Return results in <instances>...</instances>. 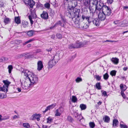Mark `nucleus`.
<instances>
[{
	"label": "nucleus",
	"instance_id": "bb28decb",
	"mask_svg": "<svg viewBox=\"0 0 128 128\" xmlns=\"http://www.w3.org/2000/svg\"><path fill=\"white\" fill-rule=\"evenodd\" d=\"M74 115L76 118L77 119H78L80 118L81 115L78 114L76 112H75L74 114Z\"/></svg>",
	"mask_w": 128,
	"mask_h": 128
},
{
	"label": "nucleus",
	"instance_id": "9d476101",
	"mask_svg": "<svg viewBox=\"0 0 128 128\" xmlns=\"http://www.w3.org/2000/svg\"><path fill=\"white\" fill-rule=\"evenodd\" d=\"M84 4L90 10H92V6L90 4V0H86L84 2Z\"/></svg>",
	"mask_w": 128,
	"mask_h": 128
},
{
	"label": "nucleus",
	"instance_id": "f3484780",
	"mask_svg": "<svg viewBox=\"0 0 128 128\" xmlns=\"http://www.w3.org/2000/svg\"><path fill=\"white\" fill-rule=\"evenodd\" d=\"M28 4L30 8H32L35 4V2L33 0H28Z\"/></svg>",
	"mask_w": 128,
	"mask_h": 128
},
{
	"label": "nucleus",
	"instance_id": "cd10ccee",
	"mask_svg": "<svg viewBox=\"0 0 128 128\" xmlns=\"http://www.w3.org/2000/svg\"><path fill=\"white\" fill-rule=\"evenodd\" d=\"M35 39L34 38H31L29 40L25 42L23 44V46H24L26 44L30 43L32 42L33 41H34Z\"/></svg>",
	"mask_w": 128,
	"mask_h": 128
},
{
	"label": "nucleus",
	"instance_id": "4468645a",
	"mask_svg": "<svg viewBox=\"0 0 128 128\" xmlns=\"http://www.w3.org/2000/svg\"><path fill=\"white\" fill-rule=\"evenodd\" d=\"M40 114H34L32 115V119L34 120L36 119L38 121H39L40 120Z\"/></svg>",
	"mask_w": 128,
	"mask_h": 128
},
{
	"label": "nucleus",
	"instance_id": "49530a36",
	"mask_svg": "<svg viewBox=\"0 0 128 128\" xmlns=\"http://www.w3.org/2000/svg\"><path fill=\"white\" fill-rule=\"evenodd\" d=\"M116 71L115 70H113L112 71L110 72V74L112 76H116Z\"/></svg>",
	"mask_w": 128,
	"mask_h": 128
},
{
	"label": "nucleus",
	"instance_id": "a878e982",
	"mask_svg": "<svg viewBox=\"0 0 128 128\" xmlns=\"http://www.w3.org/2000/svg\"><path fill=\"white\" fill-rule=\"evenodd\" d=\"M120 86L121 90V91H123L124 92L126 89V86L125 85L124 86L122 84H120Z\"/></svg>",
	"mask_w": 128,
	"mask_h": 128
},
{
	"label": "nucleus",
	"instance_id": "a211bd4d",
	"mask_svg": "<svg viewBox=\"0 0 128 128\" xmlns=\"http://www.w3.org/2000/svg\"><path fill=\"white\" fill-rule=\"evenodd\" d=\"M53 60L55 61L57 63L60 60L59 55L58 54H56L53 56Z\"/></svg>",
	"mask_w": 128,
	"mask_h": 128
},
{
	"label": "nucleus",
	"instance_id": "aec40b11",
	"mask_svg": "<svg viewBox=\"0 0 128 128\" xmlns=\"http://www.w3.org/2000/svg\"><path fill=\"white\" fill-rule=\"evenodd\" d=\"M111 61L114 64H117L119 62V59L117 58H112L111 59Z\"/></svg>",
	"mask_w": 128,
	"mask_h": 128
},
{
	"label": "nucleus",
	"instance_id": "c85d7f7f",
	"mask_svg": "<svg viewBox=\"0 0 128 128\" xmlns=\"http://www.w3.org/2000/svg\"><path fill=\"white\" fill-rule=\"evenodd\" d=\"M3 83L4 84V86H6V87H8L10 82H9L7 80H4L3 81Z\"/></svg>",
	"mask_w": 128,
	"mask_h": 128
},
{
	"label": "nucleus",
	"instance_id": "bf43d9fd",
	"mask_svg": "<svg viewBox=\"0 0 128 128\" xmlns=\"http://www.w3.org/2000/svg\"><path fill=\"white\" fill-rule=\"evenodd\" d=\"M88 25L87 24H84V25L82 27V28L83 29H86L88 28Z\"/></svg>",
	"mask_w": 128,
	"mask_h": 128
},
{
	"label": "nucleus",
	"instance_id": "c03bdc74",
	"mask_svg": "<svg viewBox=\"0 0 128 128\" xmlns=\"http://www.w3.org/2000/svg\"><path fill=\"white\" fill-rule=\"evenodd\" d=\"M109 77V76L107 73H106L103 75V78L104 79L106 80H107Z\"/></svg>",
	"mask_w": 128,
	"mask_h": 128
},
{
	"label": "nucleus",
	"instance_id": "3c124183",
	"mask_svg": "<svg viewBox=\"0 0 128 128\" xmlns=\"http://www.w3.org/2000/svg\"><path fill=\"white\" fill-rule=\"evenodd\" d=\"M10 116H5L4 117L2 118V120H9L10 119Z\"/></svg>",
	"mask_w": 128,
	"mask_h": 128
},
{
	"label": "nucleus",
	"instance_id": "f704fd0d",
	"mask_svg": "<svg viewBox=\"0 0 128 128\" xmlns=\"http://www.w3.org/2000/svg\"><path fill=\"white\" fill-rule=\"evenodd\" d=\"M54 113L55 114V116H60L61 114V113H60L57 109L54 112Z\"/></svg>",
	"mask_w": 128,
	"mask_h": 128
},
{
	"label": "nucleus",
	"instance_id": "dca6fc26",
	"mask_svg": "<svg viewBox=\"0 0 128 128\" xmlns=\"http://www.w3.org/2000/svg\"><path fill=\"white\" fill-rule=\"evenodd\" d=\"M72 9L71 8H67V9L66 10L65 12L64 13L65 14L68 16L70 17V13Z\"/></svg>",
	"mask_w": 128,
	"mask_h": 128
},
{
	"label": "nucleus",
	"instance_id": "0eeeda50",
	"mask_svg": "<svg viewBox=\"0 0 128 128\" xmlns=\"http://www.w3.org/2000/svg\"><path fill=\"white\" fill-rule=\"evenodd\" d=\"M28 80H26L23 84H22V82H21V80H20L22 84V87L24 89H26L28 88V87H30L31 86H32L30 82V83H29L28 82Z\"/></svg>",
	"mask_w": 128,
	"mask_h": 128
},
{
	"label": "nucleus",
	"instance_id": "20e7f679",
	"mask_svg": "<svg viewBox=\"0 0 128 128\" xmlns=\"http://www.w3.org/2000/svg\"><path fill=\"white\" fill-rule=\"evenodd\" d=\"M36 11L35 9H34L33 10H32V9H30V14L28 16V18L30 20L31 25L33 24V20L34 19L36 16Z\"/></svg>",
	"mask_w": 128,
	"mask_h": 128
},
{
	"label": "nucleus",
	"instance_id": "e2e57ef3",
	"mask_svg": "<svg viewBox=\"0 0 128 128\" xmlns=\"http://www.w3.org/2000/svg\"><path fill=\"white\" fill-rule=\"evenodd\" d=\"M113 0H107V2L108 4H111Z\"/></svg>",
	"mask_w": 128,
	"mask_h": 128
},
{
	"label": "nucleus",
	"instance_id": "1a4fd4ad",
	"mask_svg": "<svg viewBox=\"0 0 128 128\" xmlns=\"http://www.w3.org/2000/svg\"><path fill=\"white\" fill-rule=\"evenodd\" d=\"M57 63L53 60H50L48 64V67L49 68H52Z\"/></svg>",
	"mask_w": 128,
	"mask_h": 128
},
{
	"label": "nucleus",
	"instance_id": "79ce46f5",
	"mask_svg": "<svg viewBox=\"0 0 128 128\" xmlns=\"http://www.w3.org/2000/svg\"><path fill=\"white\" fill-rule=\"evenodd\" d=\"M82 81V79L79 77H77L75 80L76 82L77 83H79Z\"/></svg>",
	"mask_w": 128,
	"mask_h": 128
},
{
	"label": "nucleus",
	"instance_id": "f03ea898",
	"mask_svg": "<svg viewBox=\"0 0 128 128\" xmlns=\"http://www.w3.org/2000/svg\"><path fill=\"white\" fill-rule=\"evenodd\" d=\"M89 42V41H85L83 42H76L74 44H72L69 45L68 48L70 49L76 48H79L86 46L88 44Z\"/></svg>",
	"mask_w": 128,
	"mask_h": 128
},
{
	"label": "nucleus",
	"instance_id": "ea45409f",
	"mask_svg": "<svg viewBox=\"0 0 128 128\" xmlns=\"http://www.w3.org/2000/svg\"><path fill=\"white\" fill-rule=\"evenodd\" d=\"M56 36L57 38L59 39H62V35L60 33H57L56 34Z\"/></svg>",
	"mask_w": 128,
	"mask_h": 128
},
{
	"label": "nucleus",
	"instance_id": "69168bd1",
	"mask_svg": "<svg viewBox=\"0 0 128 128\" xmlns=\"http://www.w3.org/2000/svg\"><path fill=\"white\" fill-rule=\"evenodd\" d=\"M96 10H97L98 11V13L100 12H102V7L101 8H98V5L97 6V8L96 9Z\"/></svg>",
	"mask_w": 128,
	"mask_h": 128
},
{
	"label": "nucleus",
	"instance_id": "052dcab7",
	"mask_svg": "<svg viewBox=\"0 0 128 128\" xmlns=\"http://www.w3.org/2000/svg\"><path fill=\"white\" fill-rule=\"evenodd\" d=\"M95 77L96 78L97 80L99 81L101 79V76H99V75H96Z\"/></svg>",
	"mask_w": 128,
	"mask_h": 128
},
{
	"label": "nucleus",
	"instance_id": "5fc2aeb1",
	"mask_svg": "<svg viewBox=\"0 0 128 128\" xmlns=\"http://www.w3.org/2000/svg\"><path fill=\"white\" fill-rule=\"evenodd\" d=\"M44 6L47 9H49L50 8V4L48 3H46L44 4Z\"/></svg>",
	"mask_w": 128,
	"mask_h": 128
},
{
	"label": "nucleus",
	"instance_id": "4c0bfd02",
	"mask_svg": "<svg viewBox=\"0 0 128 128\" xmlns=\"http://www.w3.org/2000/svg\"><path fill=\"white\" fill-rule=\"evenodd\" d=\"M70 16L69 17L70 18H72V19H73V18H74L76 17L72 10H71L70 13Z\"/></svg>",
	"mask_w": 128,
	"mask_h": 128
},
{
	"label": "nucleus",
	"instance_id": "6ab92c4d",
	"mask_svg": "<svg viewBox=\"0 0 128 128\" xmlns=\"http://www.w3.org/2000/svg\"><path fill=\"white\" fill-rule=\"evenodd\" d=\"M99 19L98 18L94 19L92 22L97 26H98L100 24Z\"/></svg>",
	"mask_w": 128,
	"mask_h": 128
},
{
	"label": "nucleus",
	"instance_id": "6e6d98bb",
	"mask_svg": "<svg viewBox=\"0 0 128 128\" xmlns=\"http://www.w3.org/2000/svg\"><path fill=\"white\" fill-rule=\"evenodd\" d=\"M22 42V41L21 40H16L14 41V43L16 44H20Z\"/></svg>",
	"mask_w": 128,
	"mask_h": 128
},
{
	"label": "nucleus",
	"instance_id": "774afa93",
	"mask_svg": "<svg viewBox=\"0 0 128 128\" xmlns=\"http://www.w3.org/2000/svg\"><path fill=\"white\" fill-rule=\"evenodd\" d=\"M19 117L18 116H17L16 115H14V116L13 117V119H15L16 118H19Z\"/></svg>",
	"mask_w": 128,
	"mask_h": 128
},
{
	"label": "nucleus",
	"instance_id": "de8ad7c7",
	"mask_svg": "<svg viewBox=\"0 0 128 128\" xmlns=\"http://www.w3.org/2000/svg\"><path fill=\"white\" fill-rule=\"evenodd\" d=\"M7 96L6 94L0 93V99H3L6 98Z\"/></svg>",
	"mask_w": 128,
	"mask_h": 128
},
{
	"label": "nucleus",
	"instance_id": "09e8293b",
	"mask_svg": "<svg viewBox=\"0 0 128 128\" xmlns=\"http://www.w3.org/2000/svg\"><path fill=\"white\" fill-rule=\"evenodd\" d=\"M8 87H6V86L3 85L2 87L3 91L5 92L6 91V92L8 91Z\"/></svg>",
	"mask_w": 128,
	"mask_h": 128
},
{
	"label": "nucleus",
	"instance_id": "ddd939ff",
	"mask_svg": "<svg viewBox=\"0 0 128 128\" xmlns=\"http://www.w3.org/2000/svg\"><path fill=\"white\" fill-rule=\"evenodd\" d=\"M37 70L38 71L41 70L43 68V66L42 62L41 60H39L37 63Z\"/></svg>",
	"mask_w": 128,
	"mask_h": 128
},
{
	"label": "nucleus",
	"instance_id": "9b49d317",
	"mask_svg": "<svg viewBox=\"0 0 128 128\" xmlns=\"http://www.w3.org/2000/svg\"><path fill=\"white\" fill-rule=\"evenodd\" d=\"M41 17L44 20H46L48 19V15L47 12L43 11L42 13L41 14Z\"/></svg>",
	"mask_w": 128,
	"mask_h": 128
},
{
	"label": "nucleus",
	"instance_id": "72a5a7b5",
	"mask_svg": "<svg viewBox=\"0 0 128 128\" xmlns=\"http://www.w3.org/2000/svg\"><path fill=\"white\" fill-rule=\"evenodd\" d=\"M57 24H60V25L62 27H64L65 25V24L63 23L61 21L59 20L58 21L57 23Z\"/></svg>",
	"mask_w": 128,
	"mask_h": 128
},
{
	"label": "nucleus",
	"instance_id": "2eb2a0df",
	"mask_svg": "<svg viewBox=\"0 0 128 128\" xmlns=\"http://www.w3.org/2000/svg\"><path fill=\"white\" fill-rule=\"evenodd\" d=\"M90 4H92V6L94 5L96 6V9L97 8V6L98 4V0H89Z\"/></svg>",
	"mask_w": 128,
	"mask_h": 128
},
{
	"label": "nucleus",
	"instance_id": "4d7b16f0",
	"mask_svg": "<svg viewBox=\"0 0 128 128\" xmlns=\"http://www.w3.org/2000/svg\"><path fill=\"white\" fill-rule=\"evenodd\" d=\"M52 118H47V122L48 123H50L52 122Z\"/></svg>",
	"mask_w": 128,
	"mask_h": 128
},
{
	"label": "nucleus",
	"instance_id": "37998d69",
	"mask_svg": "<svg viewBox=\"0 0 128 128\" xmlns=\"http://www.w3.org/2000/svg\"><path fill=\"white\" fill-rule=\"evenodd\" d=\"M8 70L9 73L10 74L11 73L12 70L13 69V66L12 65H9L8 67Z\"/></svg>",
	"mask_w": 128,
	"mask_h": 128
},
{
	"label": "nucleus",
	"instance_id": "864d4df0",
	"mask_svg": "<svg viewBox=\"0 0 128 128\" xmlns=\"http://www.w3.org/2000/svg\"><path fill=\"white\" fill-rule=\"evenodd\" d=\"M68 120L70 122H72L73 121L72 118L70 116H68L67 117Z\"/></svg>",
	"mask_w": 128,
	"mask_h": 128
},
{
	"label": "nucleus",
	"instance_id": "393cba45",
	"mask_svg": "<svg viewBox=\"0 0 128 128\" xmlns=\"http://www.w3.org/2000/svg\"><path fill=\"white\" fill-rule=\"evenodd\" d=\"M10 19L9 18L6 17L4 20V22L5 24H6L10 23Z\"/></svg>",
	"mask_w": 128,
	"mask_h": 128
},
{
	"label": "nucleus",
	"instance_id": "f257e3e1",
	"mask_svg": "<svg viewBox=\"0 0 128 128\" xmlns=\"http://www.w3.org/2000/svg\"><path fill=\"white\" fill-rule=\"evenodd\" d=\"M111 10L110 7L106 5H103L102 6V12L98 13V17L101 20H104L106 16H109L111 14Z\"/></svg>",
	"mask_w": 128,
	"mask_h": 128
},
{
	"label": "nucleus",
	"instance_id": "338daca9",
	"mask_svg": "<svg viewBox=\"0 0 128 128\" xmlns=\"http://www.w3.org/2000/svg\"><path fill=\"white\" fill-rule=\"evenodd\" d=\"M62 21H61L62 22H63V23H64L65 24V22H66V20L63 18H62Z\"/></svg>",
	"mask_w": 128,
	"mask_h": 128
},
{
	"label": "nucleus",
	"instance_id": "e433bc0d",
	"mask_svg": "<svg viewBox=\"0 0 128 128\" xmlns=\"http://www.w3.org/2000/svg\"><path fill=\"white\" fill-rule=\"evenodd\" d=\"M96 88L98 90H100L101 89L100 82L96 83Z\"/></svg>",
	"mask_w": 128,
	"mask_h": 128
},
{
	"label": "nucleus",
	"instance_id": "680f3d73",
	"mask_svg": "<svg viewBox=\"0 0 128 128\" xmlns=\"http://www.w3.org/2000/svg\"><path fill=\"white\" fill-rule=\"evenodd\" d=\"M102 95L104 96H107V92L106 91H104L102 93Z\"/></svg>",
	"mask_w": 128,
	"mask_h": 128
},
{
	"label": "nucleus",
	"instance_id": "412c9836",
	"mask_svg": "<svg viewBox=\"0 0 128 128\" xmlns=\"http://www.w3.org/2000/svg\"><path fill=\"white\" fill-rule=\"evenodd\" d=\"M80 17H76V18L75 19L74 22L76 24H78V25L80 24V20L82 21V19H81Z\"/></svg>",
	"mask_w": 128,
	"mask_h": 128
},
{
	"label": "nucleus",
	"instance_id": "c756f323",
	"mask_svg": "<svg viewBox=\"0 0 128 128\" xmlns=\"http://www.w3.org/2000/svg\"><path fill=\"white\" fill-rule=\"evenodd\" d=\"M121 24L122 26H128V22L126 20H124Z\"/></svg>",
	"mask_w": 128,
	"mask_h": 128
},
{
	"label": "nucleus",
	"instance_id": "58836bf2",
	"mask_svg": "<svg viewBox=\"0 0 128 128\" xmlns=\"http://www.w3.org/2000/svg\"><path fill=\"white\" fill-rule=\"evenodd\" d=\"M23 126L24 127L26 128H28L30 126L29 124L26 122L24 123L23 124Z\"/></svg>",
	"mask_w": 128,
	"mask_h": 128
},
{
	"label": "nucleus",
	"instance_id": "13d9d810",
	"mask_svg": "<svg viewBox=\"0 0 128 128\" xmlns=\"http://www.w3.org/2000/svg\"><path fill=\"white\" fill-rule=\"evenodd\" d=\"M120 126L122 128H128V126L126 125L120 124Z\"/></svg>",
	"mask_w": 128,
	"mask_h": 128
},
{
	"label": "nucleus",
	"instance_id": "4be33fe9",
	"mask_svg": "<svg viewBox=\"0 0 128 128\" xmlns=\"http://www.w3.org/2000/svg\"><path fill=\"white\" fill-rule=\"evenodd\" d=\"M71 1L72 2L71 8H75L74 7L76 6L77 5L78 2L77 0H74Z\"/></svg>",
	"mask_w": 128,
	"mask_h": 128
},
{
	"label": "nucleus",
	"instance_id": "603ef678",
	"mask_svg": "<svg viewBox=\"0 0 128 128\" xmlns=\"http://www.w3.org/2000/svg\"><path fill=\"white\" fill-rule=\"evenodd\" d=\"M8 58H7L3 57L0 59V62L4 61H7L8 60Z\"/></svg>",
	"mask_w": 128,
	"mask_h": 128
},
{
	"label": "nucleus",
	"instance_id": "0e129e2a",
	"mask_svg": "<svg viewBox=\"0 0 128 128\" xmlns=\"http://www.w3.org/2000/svg\"><path fill=\"white\" fill-rule=\"evenodd\" d=\"M121 95L124 98H125V95L124 94V92L123 91H121Z\"/></svg>",
	"mask_w": 128,
	"mask_h": 128
},
{
	"label": "nucleus",
	"instance_id": "f8f14e48",
	"mask_svg": "<svg viewBox=\"0 0 128 128\" xmlns=\"http://www.w3.org/2000/svg\"><path fill=\"white\" fill-rule=\"evenodd\" d=\"M56 103H54L50 105L49 106L46 107L45 110L43 111L44 113H45L46 112L48 111V110H50V109H52L53 108L56 106Z\"/></svg>",
	"mask_w": 128,
	"mask_h": 128
},
{
	"label": "nucleus",
	"instance_id": "5701e85b",
	"mask_svg": "<svg viewBox=\"0 0 128 128\" xmlns=\"http://www.w3.org/2000/svg\"><path fill=\"white\" fill-rule=\"evenodd\" d=\"M14 21L17 24H19L20 23L21 21L20 20V18L19 16L15 17Z\"/></svg>",
	"mask_w": 128,
	"mask_h": 128
},
{
	"label": "nucleus",
	"instance_id": "b1692460",
	"mask_svg": "<svg viewBox=\"0 0 128 128\" xmlns=\"http://www.w3.org/2000/svg\"><path fill=\"white\" fill-rule=\"evenodd\" d=\"M22 26L24 28H26L28 26V23L27 21L23 20L22 22Z\"/></svg>",
	"mask_w": 128,
	"mask_h": 128
},
{
	"label": "nucleus",
	"instance_id": "a18cd8bd",
	"mask_svg": "<svg viewBox=\"0 0 128 128\" xmlns=\"http://www.w3.org/2000/svg\"><path fill=\"white\" fill-rule=\"evenodd\" d=\"M77 100V98L75 96H72V101L74 102H75Z\"/></svg>",
	"mask_w": 128,
	"mask_h": 128
},
{
	"label": "nucleus",
	"instance_id": "473e14b6",
	"mask_svg": "<svg viewBox=\"0 0 128 128\" xmlns=\"http://www.w3.org/2000/svg\"><path fill=\"white\" fill-rule=\"evenodd\" d=\"M80 107L82 110H84L86 108V106L83 104H80Z\"/></svg>",
	"mask_w": 128,
	"mask_h": 128
},
{
	"label": "nucleus",
	"instance_id": "423d86ee",
	"mask_svg": "<svg viewBox=\"0 0 128 128\" xmlns=\"http://www.w3.org/2000/svg\"><path fill=\"white\" fill-rule=\"evenodd\" d=\"M72 10L76 16L78 17H80L81 18L82 15L81 13L80 12V10L79 9L76 8H72Z\"/></svg>",
	"mask_w": 128,
	"mask_h": 128
},
{
	"label": "nucleus",
	"instance_id": "8fccbe9b",
	"mask_svg": "<svg viewBox=\"0 0 128 128\" xmlns=\"http://www.w3.org/2000/svg\"><path fill=\"white\" fill-rule=\"evenodd\" d=\"M57 109L58 110V111L61 114L64 111L63 108L62 106L59 107L58 109Z\"/></svg>",
	"mask_w": 128,
	"mask_h": 128
},
{
	"label": "nucleus",
	"instance_id": "6e6552de",
	"mask_svg": "<svg viewBox=\"0 0 128 128\" xmlns=\"http://www.w3.org/2000/svg\"><path fill=\"white\" fill-rule=\"evenodd\" d=\"M22 72L24 74V75L26 76V78L27 79H28V76L30 77L32 75H34V74L32 72H30L27 70H24L22 71Z\"/></svg>",
	"mask_w": 128,
	"mask_h": 128
},
{
	"label": "nucleus",
	"instance_id": "7c9ffc66",
	"mask_svg": "<svg viewBox=\"0 0 128 128\" xmlns=\"http://www.w3.org/2000/svg\"><path fill=\"white\" fill-rule=\"evenodd\" d=\"M104 119V122L107 123L109 122L110 120V118L107 116H106Z\"/></svg>",
	"mask_w": 128,
	"mask_h": 128
},
{
	"label": "nucleus",
	"instance_id": "a19ab883",
	"mask_svg": "<svg viewBox=\"0 0 128 128\" xmlns=\"http://www.w3.org/2000/svg\"><path fill=\"white\" fill-rule=\"evenodd\" d=\"M33 34V32L32 30H30L28 31L27 33V34L29 36H32Z\"/></svg>",
	"mask_w": 128,
	"mask_h": 128
},
{
	"label": "nucleus",
	"instance_id": "2f4dec72",
	"mask_svg": "<svg viewBox=\"0 0 128 128\" xmlns=\"http://www.w3.org/2000/svg\"><path fill=\"white\" fill-rule=\"evenodd\" d=\"M118 123V120L116 119H114L113 121V126H117V125Z\"/></svg>",
	"mask_w": 128,
	"mask_h": 128
},
{
	"label": "nucleus",
	"instance_id": "7ed1b4c3",
	"mask_svg": "<svg viewBox=\"0 0 128 128\" xmlns=\"http://www.w3.org/2000/svg\"><path fill=\"white\" fill-rule=\"evenodd\" d=\"M28 79L30 81L32 86L36 84L37 82L38 78L37 76L35 75H32L30 77L28 76Z\"/></svg>",
	"mask_w": 128,
	"mask_h": 128
},
{
	"label": "nucleus",
	"instance_id": "39448f33",
	"mask_svg": "<svg viewBox=\"0 0 128 128\" xmlns=\"http://www.w3.org/2000/svg\"><path fill=\"white\" fill-rule=\"evenodd\" d=\"M94 19L92 16H87L85 14H82L81 20L82 19V20H83L85 19L88 22L89 24L91 22H92Z\"/></svg>",
	"mask_w": 128,
	"mask_h": 128
},
{
	"label": "nucleus",
	"instance_id": "c9c22d12",
	"mask_svg": "<svg viewBox=\"0 0 128 128\" xmlns=\"http://www.w3.org/2000/svg\"><path fill=\"white\" fill-rule=\"evenodd\" d=\"M89 125L91 128H94L95 124L94 122H90L89 123Z\"/></svg>",
	"mask_w": 128,
	"mask_h": 128
}]
</instances>
